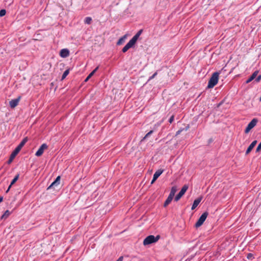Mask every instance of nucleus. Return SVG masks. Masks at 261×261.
I'll list each match as a JSON object with an SVG mask.
<instances>
[{"mask_svg": "<svg viewBox=\"0 0 261 261\" xmlns=\"http://www.w3.org/2000/svg\"><path fill=\"white\" fill-rule=\"evenodd\" d=\"M28 137H25L23 139V140L21 141L19 144L15 148L14 151L11 154L10 157L8 161V163L10 164L13 161V159L15 157V156L20 151L22 147L24 145L26 142L28 141Z\"/></svg>", "mask_w": 261, "mask_h": 261, "instance_id": "1", "label": "nucleus"}, {"mask_svg": "<svg viewBox=\"0 0 261 261\" xmlns=\"http://www.w3.org/2000/svg\"><path fill=\"white\" fill-rule=\"evenodd\" d=\"M219 72H215L213 73L208 82L207 88H212L218 83L219 80Z\"/></svg>", "mask_w": 261, "mask_h": 261, "instance_id": "2", "label": "nucleus"}, {"mask_svg": "<svg viewBox=\"0 0 261 261\" xmlns=\"http://www.w3.org/2000/svg\"><path fill=\"white\" fill-rule=\"evenodd\" d=\"M160 236L158 235L154 237L153 235H150L147 236L143 241L144 245H150L152 243L156 242L160 239Z\"/></svg>", "mask_w": 261, "mask_h": 261, "instance_id": "3", "label": "nucleus"}, {"mask_svg": "<svg viewBox=\"0 0 261 261\" xmlns=\"http://www.w3.org/2000/svg\"><path fill=\"white\" fill-rule=\"evenodd\" d=\"M208 213L207 212H204L198 219V221L195 224V227L198 228L201 226L206 220Z\"/></svg>", "mask_w": 261, "mask_h": 261, "instance_id": "4", "label": "nucleus"}, {"mask_svg": "<svg viewBox=\"0 0 261 261\" xmlns=\"http://www.w3.org/2000/svg\"><path fill=\"white\" fill-rule=\"evenodd\" d=\"M258 119L257 118H253L247 125L245 129V133L246 134L248 133L250 130L256 125Z\"/></svg>", "mask_w": 261, "mask_h": 261, "instance_id": "5", "label": "nucleus"}, {"mask_svg": "<svg viewBox=\"0 0 261 261\" xmlns=\"http://www.w3.org/2000/svg\"><path fill=\"white\" fill-rule=\"evenodd\" d=\"M189 188L188 185H185L181 188L180 192L176 195L174 198V200L175 201H178L180 198L184 195V194L186 193L187 190H188Z\"/></svg>", "mask_w": 261, "mask_h": 261, "instance_id": "6", "label": "nucleus"}, {"mask_svg": "<svg viewBox=\"0 0 261 261\" xmlns=\"http://www.w3.org/2000/svg\"><path fill=\"white\" fill-rule=\"evenodd\" d=\"M47 147L48 146L47 145V144L45 143H43L40 146L39 148L36 151V152L35 153V155L37 156H41L43 154L44 150L47 149Z\"/></svg>", "mask_w": 261, "mask_h": 261, "instance_id": "7", "label": "nucleus"}, {"mask_svg": "<svg viewBox=\"0 0 261 261\" xmlns=\"http://www.w3.org/2000/svg\"><path fill=\"white\" fill-rule=\"evenodd\" d=\"M135 42H134L132 39H130L129 42L124 46L122 48V51L123 53L126 52L128 49L133 47L135 44Z\"/></svg>", "mask_w": 261, "mask_h": 261, "instance_id": "8", "label": "nucleus"}, {"mask_svg": "<svg viewBox=\"0 0 261 261\" xmlns=\"http://www.w3.org/2000/svg\"><path fill=\"white\" fill-rule=\"evenodd\" d=\"M61 177L60 176L57 177L56 179L51 184V185L47 188V190L55 188V187H57L59 185L60 182Z\"/></svg>", "mask_w": 261, "mask_h": 261, "instance_id": "9", "label": "nucleus"}, {"mask_svg": "<svg viewBox=\"0 0 261 261\" xmlns=\"http://www.w3.org/2000/svg\"><path fill=\"white\" fill-rule=\"evenodd\" d=\"M21 98L20 96L18 97L17 98L12 99L9 102L10 106L11 108H14L16 107L20 101V99Z\"/></svg>", "mask_w": 261, "mask_h": 261, "instance_id": "10", "label": "nucleus"}, {"mask_svg": "<svg viewBox=\"0 0 261 261\" xmlns=\"http://www.w3.org/2000/svg\"><path fill=\"white\" fill-rule=\"evenodd\" d=\"M69 55V50L67 48H63L60 50V56L62 58H66Z\"/></svg>", "mask_w": 261, "mask_h": 261, "instance_id": "11", "label": "nucleus"}, {"mask_svg": "<svg viewBox=\"0 0 261 261\" xmlns=\"http://www.w3.org/2000/svg\"><path fill=\"white\" fill-rule=\"evenodd\" d=\"M202 199V197H199L196 199L193 202V203L191 209L192 210H194L199 204V203L201 202V200Z\"/></svg>", "mask_w": 261, "mask_h": 261, "instance_id": "12", "label": "nucleus"}, {"mask_svg": "<svg viewBox=\"0 0 261 261\" xmlns=\"http://www.w3.org/2000/svg\"><path fill=\"white\" fill-rule=\"evenodd\" d=\"M256 143H257V141L254 140L250 144V145L249 146V147H248V148L247 149V150L246 151V153H245L246 155L249 154L251 152V151L254 147V146H255Z\"/></svg>", "mask_w": 261, "mask_h": 261, "instance_id": "13", "label": "nucleus"}, {"mask_svg": "<svg viewBox=\"0 0 261 261\" xmlns=\"http://www.w3.org/2000/svg\"><path fill=\"white\" fill-rule=\"evenodd\" d=\"M143 32L142 30H139L131 39L134 42L136 43L137 40L138 39L139 36L141 35Z\"/></svg>", "mask_w": 261, "mask_h": 261, "instance_id": "14", "label": "nucleus"}, {"mask_svg": "<svg viewBox=\"0 0 261 261\" xmlns=\"http://www.w3.org/2000/svg\"><path fill=\"white\" fill-rule=\"evenodd\" d=\"M258 71L257 70L254 71L252 74L250 76V77L246 81V83H249L251 82L253 80H254L255 77L257 76Z\"/></svg>", "mask_w": 261, "mask_h": 261, "instance_id": "15", "label": "nucleus"}, {"mask_svg": "<svg viewBox=\"0 0 261 261\" xmlns=\"http://www.w3.org/2000/svg\"><path fill=\"white\" fill-rule=\"evenodd\" d=\"M163 171L164 170L163 169L158 170L153 174L154 178L158 179V177L163 173Z\"/></svg>", "mask_w": 261, "mask_h": 261, "instance_id": "16", "label": "nucleus"}, {"mask_svg": "<svg viewBox=\"0 0 261 261\" xmlns=\"http://www.w3.org/2000/svg\"><path fill=\"white\" fill-rule=\"evenodd\" d=\"M173 198V197L169 195L164 203V206L166 207L171 202Z\"/></svg>", "mask_w": 261, "mask_h": 261, "instance_id": "17", "label": "nucleus"}, {"mask_svg": "<svg viewBox=\"0 0 261 261\" xmlns=\"http://www.w3.org/2000/svg\"><path fill=\"white\" fill-rule=\"evenodd\" d=\"M70 70V68H68L67 69H66V70L64 72V73L62 74V76L61 77V80H63L64 79H65L66 78V77L69 74Z\"/></svg>", "mask_w": 261, "mask_h": 261, "instance_id": "18", "label": "nucleus"}, {"mask_svg": "<svg viewBox=\"0 0 261 261\" xmlns=\"http://www.w3.org/2000/svg\"><path fill=\"white\" fill-rule=\"evenodd\" d=\"M11 214V212L9 210H7L5 212L4 214L2 216L1 219H6Z\"/></svg>", "mask_w": 261, "mask_h": 261, "instance_id": "19", "label": "nucleus"}, {"mask_svg": "<svg viewBox=\"0 0 261 261\" xmlns=\"http://www.w3.org/2000/svg\"><path fill=\"white\" fill-rule=\"evenodd\" d=\"M126 35L123 36V37H121L118 41L117 44L118 45H121L122 43H124L125 39L126 38Z\"/></svg>", "mask_w": 261, "mask_h": 261, "instance_id": "20", "label": "nucleus"}, {"mask_svg": "<svg viewBox=\"0 0 261 261\" xmlns=\"http://www.w3.org/2000/svg\"><path fill=\"white\" fill-rule=\"evenodd\" d=\"M176 192V188L175 187H172L171 189V191H170V193L169 194V196H172V197H174L175 193Z\"/></svg>", "mask_w": 261, "mask_h": 261, "instance_id": "21", "label": "nucleus"}, {"mask_svg": "<svg viewBox=\"0 0 261 261\" xmlns=\"http://www.w3.org/2000/svg\"><path fill=\"white\" fill-rule=\"evenodd\" d=\"M19 174H17L15 177L14 178L12 179V180L11 181V184L10 185H14L16 182V181L18 180V178H19Z\"/></svg>", "mask_w": 261, "mask_h": 261, "instance_id": "22", "label": "nucleus"}, {"mask_svg": "<svg viewBox=\"0 0 261 261\" xmlns=\"http://www.w3.org/2000/svg\"><path fill=\"white\" fill-rule=\"evenodd\" d=\"M92 22V18L90 17H87L84 20V22L86 24H90Z\"/></svg>", "mask_w": 261, "mask_h": 261, "instance_id": "23", "label": "nucleus"}, {"mask_svg": "<svg viewBox=\"0 0 261 261\" xmlns=\"http://www.w3.org/2000/svg\"><path fill=\"white\" fill-rule=\"evenodd\" d=\"M153 133V130H150L148 133L146 134L144 137L141 140V142L143 141L146 138L148 137L150 135H151Z\"/></svg>", "mask_w": 261, "mask_h": 261, "instance_id": "24", "label": "nucleus"}, {"mask_svg": "<svg viewBox=\"0 0 261 261\" xmlns=\"http://www.w3.org/2000/svg\"><path fill=\"white\" fill-rule=\"evenodd\" d=\"M247 258L249 260H252L254 258V255L251 253H249L247 254Z\"/></svg>", "mask_w": 261, "mask_h": 261, "instance_id": "25", "label": "nucleus"}, {"mask_svg": "<svg viewBox=\"0 0 261 261\" xmlns=\"http://www.w3.org/2000/svg\"><path fill=\"white\" fill-rule=\"evenodd\" d=\"M6 11L5 9H2L0 10V17H3L5 15Z\"/></svg>", "mask_w": 261, "mask_h": 261, "instance_id": "26", "label": "nucleus"}, {"mask_svg": "<svg viewBox=\"0 0 261 261\" xmlns=\"http://www.w3.org/2000/svg\"><path fill=\"white\" fill-rule=\"evenodd\" d=\"M93 75V73H90L85 80V82H87L92 76Z\"/></svg>", "mask_w": 261, "mask_h": 261, "instance_id": "27", "label": "nucleus"}, {"mask_svg": "<svg viewBox=\"0 0 261 261\" xmlns=\"http://www.w3.org/2000/svg\"><path fill=\"white\" fill-rule=\"evenodd\" d=\"M260 150H261V142L258 145V146L256 149V152H259Z\"/></svg>", "mask_w": 261, "mask_h": 261, "instance_id": "28", "label": "nucleus"}, {"mask_svg": "<svg viewBox=\"0 0 261 261\" xmlns=\"http://www.w3.org/2000/svg\"><path fill=\"white\" fill-rule=\"evenodd\" d=\"M157 74H158V72L156 71L152 76L149 77L148 81H150V80L153 79Z\"/></svg>", "mask_w": 261, "mask_h": 261, "instance_id": "29", "label": "nucleus"}, {"mask_svg": "<svg viewBox=\"0 0 261 261\" xmlns=\"http://www.w3.org/2000/svg\"><path fill=\"white\" fill-rule=\"evenodd\" d=\"M261 80V75H258L255 80L256 82H259Z\"/></svg>", "mask_w": 261, "mask_h": 261, "instance_id": "30", "label": "nucleus"}, {"mask_svg": "<svg viewBox=\"0 0 261 261\" xmlns=\"http://www.w3.org/2000/svg\"><path fill=\"white\" fill-rule=\"evenodd\" d=\"M174 116L172 115L169 119V122L170 123H172V122L174 120Z\"/></svg>", "mask_w": 261, "mask_h": 261, "instance_id": "31", "label": "nucleus"}, {"mask_svg": "<svg viewBox=\"0 0 261 261\" xmlns=\"http://www.w3.org/2000/svg\"><path fill=\"white\" fill-rule=\"evenodd\" d=\"M99 67H96L92 72L91 73H93V74L95 73V72L98 69Z\"/></svg>", "mask_w": 261, "mask_h": 261, "instance_id": "32", "label": "nucleus"}, {"mask_svg": "<svg viewBox=\"0 0 261 261\" xmlns=\"http://www.w3.org/2000/svg\"><path fill=\"white\" fill-rule=\"evenodd\" d=\"M123 256H120L116 261H123Z\"/></svg>", "mask_w": 261, "mask_h": 261, "instance_id": "33", "label": "nucleus"}, {"mask_svg": "<svg viewBox=\"0 0 261 261\" xmlns=\"http://www.w3.org/2000/svg\"><path fill=\"white\" fill-rule=\"evenodd\" d=\"M11 187H12V185H10L9 187H8V188L7 189V190L6 191V193H8L9 191V190L11 189Z\"/></svg>", "mask_w": 261, "mask_h": 261, "instance_id": "34", "label": "nucleus"}, {"mask_svg": "<svg viewBox=\"0 0 261 261\" xmlns=\"http://www.w3.org/2000/svg\"><path fill=\"white\" fill-rule=\"evenodd\" d=\"M182 131L181 129L180 130H178L177 132H176V136H177L179 134H180V133H181V132Z\"/></svg>", "mask_w": 261, "mask_h": 261, "instance_id": "35", "label": "nucleus"}, {"mask_svg": "<svg viewBox=\"0 0 261 261\" xmlns=\"http://www.w3.org/2000/svg\"><path fill=\"white\" fill-rule=\"evenodd\" d=\"M156 179V178H154V177L153 176V178L151 181V184H152Z\"/></svg>", "mask_w": 261, "mask_h": 261, "instance_id": "36", "label": "nucleus"}, {"mask_svg": "<svg viewBox=\"0 0 261 261\" xmlns=\"http://www.w3.org/2000/svg\"><path fill=\"white\" fill-rule=\"evenodd\" d=\"M3 200V197L2 196L0 197V203L2 202Z\"/></svg>", "mask_w": 261, "mask_h": 261, "instance_id": "37", "label": "nucleus"}, {"mask_svg": "<svg viewBox=\"0 0 261 261\" xmlns=\"http://www.w3.org/2000/svg\"><path fill=\"white\" fill-rule=\"evenodd\" d=\"M259 100L261 101V97L259 98Z\"/></svg>", "mask_w": 261, "mask_h": 261, "instance_id": "38", "label": "nucleus"}]
</instances>
